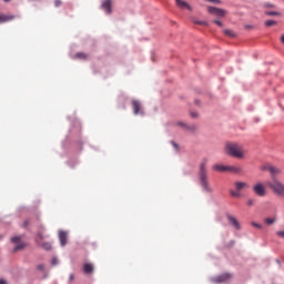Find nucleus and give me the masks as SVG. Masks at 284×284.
I'll use <instances>...</instances> for the list:
<instances>
[{
  "mask_svg": "<svg viewBox=\"0 0 284 284\" xmlns=\"http://www.w3.org/2000/svg\"><path fill=\"white\" fill-rule=\"evenodd\" d=\"M207 162L209 161L206 158L201 161L199 166V180L204 192H212V187H210V181H207Z\"/></svg>",
  "mask_w": 284,
  "mask_h": 284,
  "instance_id": "nucleus-1",
  "label": "nucleus"
},
{
  "mask_svg": "<svg viewBox=\"0 0 284 284\" xmlns=\"http://www.w3.org/2000/svg\"><path fill=\"white\" fill-rule=\"evenodd\" d=\"M224 152L229 156H233V159H245L243 146L236 143L227 142L224 146Z\"/></svg>",
  "mask_w": 284,
  "mask_h": 284,
  "instance_id": "nucleus-2",
  "label": "nucleus"
},
{
  "mask_svg": "<svg viewBox=\"0 0 284 284\" xmlns=\"http://www.w3.org/2000/svg\"><path fill=\"white\" fill-rule=\"evenodd\" d=\"M266 185L277 194V196H284V184L278 180H272L271 182H266Z\"/></svg>",
  "mask_w": 284,
  "mask_h": 284,
  "instance_id": "nucleus-3",
  "label": "nucleus"
},
{
  "mask_svg": "<svg viewBox=\"0 0 284 284\" xmlns=\"http://www.w3.org/2000/svg\"><path fill=\"white\" fill-rule=\"evenodd\" d=\"M253 192L257 196H265L267 194V191L265 189V185L263 183H256L253 185Z\"/></svg>",
  "mask_w": 284,
  "mask_h": 284,
  "instance_id": "nucleus-4",
  "label": "nucleus"
},
{
  "mask_svg": "<svg viewBox=\"0 0 284 284\" xmlns=\"http://www.w3.org/2000/svg\"><path fill=\"white\" fill-rule=\"evenodd\" d=\"M207 12L214 14V17H225L227 14V11L216 7H209Z\"/></svg>",
  "mask_w": 284,
  "mask_h": 284,
  "instance_id": "nucleus-5",
  "label": "nucleus"
},
{
  "mask_svg": "<svg viewBox=\"0 0 284 284\" xmlns=\"http://www.w3.org/2000/svg\"><path fill=\"white\" fill-rule=\"evenodd\" d=\"M230 278H232V274L224 273L222 275L214 277L213 283H226V281H230Z\"/></svg>",
  "mask_w": 284,
  "mask_h": 284,
  "instance_id": "nucleus-6",
  "label": "nucleus"
},
{
  "mask_svg": "<svg viewBox=\"0 0 284 284\" xmlns=\"http://www.w3.org/2000/svg\"><path fill=\"white\" fill-rule=\"evenodd\" d=\"M11 242L17 243L16 247L13 248V252H19V250H23L26 247V244L21 243L20 236H13L11 239Z\"/></svg>",
  "mask_w": 284,
  "mask_h": 284,
  "instance_id": "nucleus-7",
  "label": "nucleus"
},
{
  "mask_svg": "<svg viewBox=\"0 0 284 284\" xmlns=\"http://www.w3.org/2000/svg\"><path fill=\"white\" fill-rule=\"evenodd\" d=\"M101 8L106 12V14H112V0H105L102 2Z\"/></svg>",
  "mask_w": 284,
  "mask_h": 284,
  "instance_id": "nucleus-8",
  "label": "nucleus"
},
{
  "mask_svg": "<svg viewBox=\"0 0 284 284\" xmlns=\"http://www.w3.org/2000/svg\"><path fill=\"white\" fill-rule=\"evenodd\" d=\"M175 3L178 6V8H181V10H190V12H192V6H190L187 2L183 1V0H175Z\"/></svg>",
  "mask_w": 284,
  "mask_h": 284,
  "instance_id": "nucleus-9",
  "label": "nucleus"
},
{
  "mask_svg": "<svg viewBox=\"0 0 284 284\" xmlns=\"http://www.w3.org/2000/svg\"><path fill=\"white\" fill-rule=\"evenodd\" d=\"M132 105L135 115L143 114V111H141V102H139L138 100H132Z\"/></svg>",
  "mask_w": 284,
  "mask_h": 284,
  "instance_id": "nucleus-10",
  "label": "nucleus"
},
{
  "mask_svg": "<svg viewBox=\"0 0 284 284\" xmlns=\"http://www.w3.org/2000/svg\"><path fill=\"white\" fill-rule=\"evenodd\" d=\"M282 173L281 169L276 168V166H271V171H270V174H271V179L272 181L274 180H277L276 178Z\"/></svg>",
  "mask_w": 284,
  "mask_h": 284,
  "instance_id": "nucleus-11",
  "label": "nucleus"
},
{
  "mask_svg": "<svg viewBox=\"0 0 284 284\" xmlns=\"http://www.w3.org/2000/svg\"><path fill=\"white\" fill-rule=\"evenodd\" d=\"M227 221L230 225H233V227H235V230H241V224L239 223V220H236L234 216L227 215Z\"/></svg>",
  "mask_w": 284,
  "mask_h": 284,
  "instance_id": "nucleus-12",
  "label": "nucleus"
},
{
  "mask_svg": "<svg viewBox=\"0 0 284 284\" xmlns=\"http://www.w3.org/2000/svg\"><path fill=\"white\" fill-rule=\"evenodd\" d=\"M59 241H60L62 247H63L64 245H67V244H68V233L64 232V231H60V232H59Z\"/></svg>",
  "mask_w": 284,
  "mask_h": 284,
  "instance_id": "nucleus-13",
  "label": "nucleus"
},
{
  "mask_svg": "<svg viewBox=\"0 0 284 284\" xmlns=\"http://www.w3.org/2000/svg\"><path fill=\"white\" fill-rule=\"evenodd\" d=\"M13 19H14L13 14L0 13V23H8V21H13Z\"/></svg>",
  "mask_w": 284,
  "mask_h": 284,
  "instance_id": "nucleus-14",
  "label": "nucleus"
},
{
  "mask_svg": "<svg viewBox=\"0 0 284 284\" xmlns=\"http://www.w3.org/2000/svg\"><path fill=\"white\" fill-rule=\"evenodd\" d=\"M226 172H231L232 174H240V172H243V169L241 166L226 165Z\"/></svg>",
  "mask_w": 284,
  "mask_h": 284,
  "instance_id": "nucleus-15",
  "label": "nucleus"
},
{
  "mask_svg": "<svg viewBox=\"0 0 284 284\" xmlns=\"http://www.w3.org/2000/svg\"><path fill=\"white\" fill-rule=\"evenodd\" d=\"M234 185L237 192H241V190H245V187H250L247 182H241V181L235 182Z\"/></svg>",
  "mask_w": 284,
  "mask_h": 284,
  "instance_id": "nucleus-16",
  "label": "nucleus"
},
{
  "mask_svg": "<svg viewBox=\"0 0 284 284\" xmlns=\"http://www.w3.org/2000/svg\"><path fill=\"white\" fill-rule=\"evenodd\" d=\"M213 172H227V165L214 164L212 166Z\"/></svg>",
  "mask_w": 284,
  "mask_h": 284,
  "instance_id": "nucleus-17",
  "label": "nucleus"
},
{
  "mask_svg": "<svg viewBox=\"0 0 284 284\" xmlns=\"http://www.w3.org/2000/svg\"><path fill=\"white\" fill-rule=\"evenodd\" d=\"M83 272H84V274H92V272H94V265H92L90 263H84Z\"/></svg>",
  "mask_w": 284,
  "mask_h": 284,
  "instance_id": "nucleus-18",
  "label": "nucleus"
},
{
  "mask_svg": "<svg viewBox=\"0 0 284 284\" xmlns=\"http://www.w3.org/2000/svg\"><path fill=\"white\" fill-rule=\"evenodd\" d=\"M223 33L226 36V37H230L231 39H234V37H236V33H234V31L230 30V29H225L223 31Z\"/></svg>",
  "mask_w": 284,
  "mask_h": 284,
  "instance_id": "nucleus-19",
  "label": "nucleus"
},
{
  "mask_svg": "<svg viewBox=\"0 0 284 284\" xmlns=\"http://www.w3.org/2000/svg\"><path fill=\"white\" fill-rule=\"evenodd\" d=\"M264 223H266V225H274V223H276V217H266L264 219Z\"/></svg>",
  "mask_w": 284,
  "mask_h": 284,
  "instance_id": "nucleus-20",
  "label": "nucleus"
},
{
  "mask_svg": "<svg viewBox=\"0 0 284 284\" xmlns=\"http://www.w3.org/2000/svg\"><path fill=\"white\" fill-rule=\"evenodd\" d=\"M74 59H82L83 61H85L88 59V54L83 52H79L74 55Z\"/></svg>",
  "mask_w": 284,
  "mask_h": 284,
  "instance_id": "nucleus-21",
  "label": "nucleus"
},
{
  "mask_svg": "<svg viewBox=\"0 0 284 284\" xmlns=\"http://www.w3.org/2000/svg\"><path fill=\"white\" fill-rule=\"evenodd\" d=\"M272 166H273L272 164H264L261 166V170L262 172H271Z\"/></svg>",
  "mask_w": 284,
  "mask_h": 284,
  "instance_id": "nucleus-22",
  "label": "nucleus"
},
{
  "mask_svg": "<svg viewBox=\"0 0 284 284\" xmlns=\"http://www.w3.org/2000/svg\"><path fill=\"white\" fill-rule=\"evenodd\" d=\"M184 130H187V132H196V124H193V125L186 124Z\"/></svg>",
  "mask_w": 284,
  "mask_h": 284,
  "instance_id": "nucleus-23",
  "label": "nucleus"
},
{
  "mask_svg": "<svg viewBox=\"0 0 284 284\" xmlns=\"http://www.w3.org/2000/svg\"><path fill=\"white\" fill-rule=\"evenodd\" d=\"M42 247H43V250H47V252H49L50 250H52V244L49 242H44L42 244Z\"/></svg>",
  "mask_w": 284,
  "mask_h": 284,
  "instance_id": "nucleus-24",
  "label": "nucleus"
},
{
  "mask_svg": "<svg viewBox=\"0 0 284 284\" xmlns=\"http://www.w3.org/2000/svg\"><path fill=\"white\" fill-rule=\"evenodd\" d=\"M266 28H272V26H276V21L274 20H266L265 23Z\"/></svg>",
  "mask_w": 284,
  "mask_h": 284,
  "instance_id": "nucleus-25",
  "label": "nucleus"
},
{
  "mask_svg": "<svg viewBox=\"0 0 284 284\" xmlns=\"http://www.w3.org/2000/svg\"><path fill=\"white\" fill-rule=\"evenodd\" d=\"M266 14H267V17H278V14H281V13H278L276 11H267Z\"/></svg>",
  "mask_w": 284,
  "mask_h": 284,
  "instance_id": "nucleus-26",
  "label": "nucleus"
},
{
  "mask_svg": "<svg viewBox=\"0 0 284 284\" xmlns=\"http://www.w3.org/2000/svg\"><path fill=\"white\" fill-rule=\"evenodd\" d=\"M230 194H231V196H234V197L241 196V193H240L239 191H233V190H231V191H230Z\"/></svg>",
  "mask_w": 284,
  "mask_h": 284,
  "instance_id": "nucleus-27",
  "label": "nucleus"
},
{
  "mask_svg": "<svg viewBox=\"0 0 284 284\" xmlns=\"http://www.w3.org/2000/svg\"><path fill=\"white\" fill-rule=\"evenodd\" d=\"M193 23H196L197 26H207V22L201 20H193Z\"/></svg>",
  "mask_w": 284,
  "mask_h": 284,
  "instance_id": "nucleus-28",
  "label": "nucleus"
},
{
  "mask_svg": "<svg viewBox=\"0 0 284 284\" xmlns=\"http://www.w3.org/2000/svg\"><path fill=\"white\" fill-rule=\"evenodd\" d=\"M176 125H179V128H183V130H185V128H187V124L185 122H176Z\"/></svg>",
  "mask_w": 284,
  "mask_h": 284,
  "instance_id": "nucleus-29",
  "label": "nucleus"
},
{
  "mask_svg": "<svg viewBox=\"0 0 284 284\" xmlns=\"http://www.w3.org/2000/svg\"><path fill=\"white\" fill-rule=\"evenodd\" d=\"M252 226L256 227L257 230H263V225L256 223V222H252Z\"/></svg>",
  "mask_w": 284,
  "mask_h": 284,
  "instance_id": "nucleus-30",
  "label": "nucleus"
},
{
  "mask_svg": "<svg viewBox=\"0 0 284 284\" xmlns=\"http://www.w3.org/2000/svg\"><path fill=\"white\" fill-rule=\"evenodd\" d=\"M276 236H278V239H284V230L277 231Z\"/></svg>",
  "mask_w": 284,
  "mask_h": 284,
  "instance_id": "nucleus-31",
  "label": "nucleus"
},
{
  "mask_svg": "<svg viewBox=\"0 0 284 284\" xmlns=\"http://www.w3.org/2000/svg\"><path fill=\"white\" fill-rule=\"evenodd\" d=\"M246 205L252 207V205H254V200L253 199L247 200Z\"/></svg>",
  "mask_w": 284,
  "mask_h": 284,
  "instance_id": "nucleus-32",
  "label": "nucleus"
},
{
  "mask_svg": "<svg viewBox=\"0 0 284 284\" xmlns=\"http://www.w3.org/2000/svg\"><path fill=\"white\" fill-rule=\"evenodd\" d=\"M63 2L61 0H55L54 1V6L55 8H59V6H61Z\"/></svg>",
  "mask_w": 284,
  "mask_h": 284,
  "instance_id": "nucleus-33",
  "label": "nucleus"
},
{
  "mask_svg": "<svg viewBox=\"0 0 284 284\" xmlns=\"http://www.w3.org/2000/svg\"><path fill=\"white\" fill-rule=\"evenodd\" d=\"M190 115L192 116V119H197L199 118V113H196V112H191Z\"/></svg>",
  "mask_w": 284,
  "mask_h": 284,
  "instance_id": "nucleus-34",
  "label": "nucleus"
},
{
  "mask_svg": "<svg viewBox=\"0 0 284 284\" xmlns=\"http://www.w3.org/2000/svg\"><path fill=\"white\" fill-rule=\"evenodd\" d=\"M37 268L40 270V272H43V270H45V266L43 264H39Z\"/></svg>",
  "mask_w": 284,
  "mask_h": 284,
  "instance_id": "nucleus-35",
  "label": "nucleus"
},
{
  "mask_svg": "<svg viewBox=\"0 0 284 284\" xmlns=\"http://www.w3.org/2000/svg\"><path fill=\"white\" fill-rule=\"evenodd\" d=\"M44 236L43 233H38V241H43Z\"/></svg>",
  "mask_w": 284,
  "mask_h": 284,
  "instance_id": "nucleus-36",
  "label": "nucleus"
},
{
  "mask_svg": "<svg viewBox=\"0 0 284 284\" xmlns=\"http://www.w3.org/2000/svg\"><path fill=\"white\" fill-rule=\"evenodd\" d=\"M213 23H216V26H220V27L223 26V22H222V21H219V20H214Z\"/></svg>",
  "mask_w": 284,
  "mask_h": 284,
  "instance_id": "nucleus-37",
  "label": "nucleus"
},
{
  "mask_svg": "<svg viewBox=\"0 0 284 284\" xmlns=\"http://www.w3.org/2000/svg\"><path fill=\"white\" fill-rule=\"evenodd\" d=\"M28 225H30V221L26 220V221L23 222V227H28Z\"/></svg>",
  "mask_w": 284,
  "mask_h": 284,
  "instance_id": "nucleus-38",
  "label": "nucleus"
},
{
  "mask_svg": "<svg viewBox=\"0 0 284 284\" xmlns=\"http://www.w3.org/2000/svg\"><path fill=\"white\" fill-rule=\"evenodd\" d=\"M57 263H58L57 257H53L52 261H51V264H52V265H57Z\"/></svg>",
  "mask_w": 284,
  "mask_h": 284,
  "instance_id": "nucleus-39",
  "label": "nucleus"
},
{
  "mask_svg": "<svg viewBox=\"0 0 284 284\" xmlns=\"http://www.w3.org/2000/svg\"><path fill=\"white\" fill-rule=\"evenodd\" d=\"M210 1L211 3H221V0H207Z\"/></svg>",
  "mask_w": 284,
  "mask_h": 284,
  "instance_id": "nucleus-40",
  "label": "nucleus"
},
{
  "mask_svg": "<svg viewBox=\"0 0 284 284\" xmlns=\"http://www.w3.org/2000/svg\"><path fill=\"white\" fill-rule=\"evenodd\" d=\"M281 42L284 44V34L281 37Z\"/></svg>",
  "mask_w": 284,
  "mask_h": 284,
  "instance_id": "nucleus-41",
  "label": "nucleus"
},
{
  "mask_svg": "<svg viewBox=\"0 0 284 284\" xmlns=\"http://www.w3.org/2000/svg\"><path fill=\"white\" fill-rule=\"evenodd\" d=\"M172 145H174V148H179V145L175 142H172Z\"/></svg>",
  "mask_w": 284,
  "mask_h": 284,
  "instance_id": "nucleus-42",
  "label": "nucleus"
},
{
  "mask_svg": "<svg viewBox=\"0 0 284 284\" xmlns=\"http://www.w3.org/2000/svg\"><path fill=\"white\" fill-rule=\"evenodd\" d=\"M70 281H74V275H70Z\"/></svg>",
  "mask_w": 284,
  "mask_h": 284,
  "instance_id": "nucleus-43",
  "label": "nucleus"
},
{
  "mask_svg": "<svg viewBox=\"0 0 284 284\" xmlns=\"http://www.w3.org/2000/svg\"><path fill=\"white\" fill-rule=\"evenodd\" d=\"M0 284H6V280H0Z\"/></svg>",
  "mask_w": 284,
  "mask_h": 284,
  "instance_id": "nucleus-44",
  "label": "nucleus"
},
{
  "mask_svg": "<svg viewBox=\"0 0 284 284\" xmlns=\"http://www.w3.org/2000/svg\"><path fill=\"white\" fill-rule=\"evenodd\" d=\"M4 1V3H10V1H12V0H3Z\"/></svg>",
  "mask_w": 284,
  "mask_h": 284,
  "instance_id": "nucleus-45",
  "label": "nucleus"
},
{
  "mask_svg": "<svg viewBox=\"0 0 284 284\" xmlns=\"http://www.w3.org/2000/svg\"><path fill=\"white\" fill-rule=\"evenodd\" d=\"M276 264H277V265H281V261H280V260H276Z\"/></svg>",
  "mask_w": 284,
  "mask_h": 284,
  "instance_id": "nucleus-46",
  "label": "nucleus"
},
{
  "mask_svg": "<svg viewBox=\"0 0 284 284\" xmlns=\"http://www.w3.org/2000/svg\"><path fill=\"white\" fill-rule=\"evenodd\" d=\"M245 28H246V29H251V28H252V26H245Z\"/></svg>",
  "mask_w": 284,
  "mask_h": 284,
  "instance_id": "nucleus-47",
  "label": "nucleus"
}]
</instances>
